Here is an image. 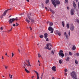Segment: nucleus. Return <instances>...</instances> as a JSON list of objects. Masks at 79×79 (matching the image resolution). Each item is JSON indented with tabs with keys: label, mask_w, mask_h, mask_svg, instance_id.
I'll return each instance as SVG.
<instances>
[{
	"label": "nucleus",
	"mask_w": 79,
	"mask_h": 79,
	"mask_svg": "<svg viewBox=\"0 0 79 79\" xmlns=\"http://www.w3.org/2000/svg\"><path fill=\"white\" fill-rule=\"evenodd\" d=\"M52 3L53 5L55 8L56 7V5L58 6L60 4V2L58 0H51Z\"/></svg>",
	"instance_id": "f257e3e1"
},
{
	"label": "nucleus",
	"mask_w": 79,
	"mask_h": 79,
	"mask_svg": "<svg viewBox=\"0 0 79 79\" xmlns=\"http://www.w3.org/2000/svg\"><path fill=\"white\" fill-rule=\"evenodd\" d=\"M70 74L72 77H73V79H77V76L76 75L75 72H73L72 73H71Z\"/></svg>",
	"instance_id": "f03ea898"
},
{
	"label": "nucleus",
	"mask_w": 79,
	"mask_h": 79,
	"mask_svg": "<svg viewBox=\"0 0 79 79\" xmlns=\"http://www.w3.org/2000/svg\"><path fill=\"white\" fill-rule=\"evenodd\" d=\"M11 9H7L4 11V13L2 15H1V16H0V18L1 19H2L3 18V16H6V13H7V11H8V10H11Z\"/></svg>",
	"instance_id": "7ed1b4c3"
},
{
	"label": "nucleus",
	"mask_w": 79,
	"mask_h": 79,
	"mask_svg": "<svg viewBox=\"0 0 79 79\" xmlns=\"http://www.w3.org/2000/svg\"><path fill=\"white\" fill-rule=\"evenodd\" d=\"M49 46H50V47H52V44L50 43H48L47 44V46L45 47L44 48H46L47 49H48V50H51V47H49Z\"/></svg>",
	"instance_id": "20e7f679"
},
{
	"label": "nucleus",
	"mask_w": 79,
	"mask_h": 79,
	"mask_svg": "<svg viewBox=\"0 0 79 79\" xmlns=\"http://www.w3.org/2000/svg\"><path fill=\"white\" fill-rule=\"evenodd\" d=\"M63 51L62 50H60L59 53V55L60 56H61L62 57H63L64 56V54L63 53Z\"/></svg>",
	"instance_id": "39448f33"
},
{
	"label": "nucleus",
	"mask_w": 79,
	"mask_h": 79,
	"mask_svg": "<svg viewBox=\"0 0 79 79\" xmlns=\"http://www.w3.org/2000/svg\"><path fill=\"white\" fill-rule=\"evenodd\" d=\"M70 29L71 31H74V25H73V24L72 23L70 24Z\"/></svg>",
	"instance_id": "423d86ee"
},
{
	"label": "nucleus",
	"mask_w": 79,
	"mask_h": 79,
	"mask_svg": "<svg viewBox=\"0 0 79 79\" xmlns=\"http://www.w3.org/2000/svg\"><path fill=\"white\" fill-rule=\"evenodd\" d=\"M48 30H49L50 31H51V34L53 33V28H52V27H49L48 28Z\"/></svg>",
	"instance_id": "0eeeda50"
},
{
	"label": "nucleus",
	"mask_w": 79,
	"mask_h": 79,
	"mask_svg": "<svg viewBox=\"0 0 79 79\" xmlns=\"http://www.w3.org/2000/svg\"><path fill=\"white\" fill-rule=\"evenodd\" d=\"M15 20V18L10 19L9 20V23H10V24H11V23H12L13 22H14Z\"/></svg>",
	"instance_id": "6e6552de"
},
{
	"label": "nucleus",
	"mask_w": 79,
	"mask_h": 79,
	"mask_svg": "<svg viewBox=\"0 0 79 79\" xmlns=\"http://www.w3.org/2000/svg\"><path fill=\"white\" fill-rule=\"evenodd\" d=\"M27 62L28 63V64H27L25 62V64L28 66H31V64H30V62H29V60H27Z\"/></svg>",
	"instance_id": "1a4fd4ad"
},
{
	"label": "nucleus",
	"mask_w": 79,
	"mask_h": 79,
	"mask_svg": "<svg viewBox=\"0 0 79 79\" xmlns=\"http://www.w3.org/2000/svg\"><path fill=\"white\" fill-rule=\"evenodd\" d=\"M74 9H72L71 11H70V14L71 15H74Z\"/></svg>",
	"instance_id": "9d476101"
},
{
	"label": "nucleus",
	"mask_w": 79,
	"mask_h": 79,
	"mask_svg": "<svg viewBox=\"0 0 79 79\" xmlns=\"http://www.w3.org/2000/svg\"><path fill=\"white\" fill-rule=\"evenodd\" d=\"M33 71H34L35 73L36 74V75H37V79H39V73L38 72L35 70H34Z\"/></svg>",
	"instance_id": "9b49d317"
},
{
	"label": "nucleus",
	"mask_w": 79,
	"mask_h": 79,
	"mask_svg": "<svg viewBox=\"0 0 79 79\" xmlns=\"http://www.w3.org/2000/svg\"><path fill=\"white\" fill-rule=\"evenodd\" d=\"M52 69L54 71H56V67L53 66L52 68Z\"/></svg>",
	"instance_id": "f8f14e48"
},
{
	"label": "nucleus",
	"mask_w": 79,
	"mask_h": 79,
	"mask_svg": "<svg viewBox=\"0 0 79 79\" xmlns=\"http://www.w3.org/2000/svg\"><path fill=\"white\" fill-rule=\"evenodd\" d=\"M64 35L65 37H66L67 39H68V35L66 34V32H64Z\"/></svg>",
	"instance_id": "ddd939ff"
},
{
	"label": "nucleus",
	"mask_w": 79,
	"mask_h": 79,
	"mask_svg": "<svg viewBox=\"0 0 79 79\" xmlns=\"http://www.w3.org/2000/svg\"><path fill=\"white\" fill-rule=\"evenodd\" d=\"M76 46H75V45H74L73 46V47L72 48V50H76Z\"/></svg>",
	"instance_id": "4468645a"
},
{
	"label": "nucleus",
	"mask_w": 79,
	"mask_h": 79,
	"mask_svg": "<svg viewBox=\"0 0 79 79\" xmlns=\"http://www.w3.org/2000/svg\"><path fill=\"white\" fill-rule=\"evenodd\" d=\"M44 38H47L48 36V34L47 33H45L44 34Z\"/></svg>",
	"instance_id": "2eb2a0df"
},
{
	"label": "nucleus",
	"mask_w": 79,
	"mask_h": 79,
	"mask_svg": "<svg viewBox=\"0 0 79 79\" xmlns=\"http://www.w3.org/2000/svg\"><path fill=\"white\" fill-rule=\"evenodd\" d=\"M66 61H68L69 60V57H68L67 58L65 59Z\"/></svg>",
	"instance_id": "dca6fc26"
},
{
	"label": "nucleus",
	"mask_w": 79,
	"mask_h": 79,
	"mask_svg": "<svg viewBox=\"0 0 79 79\" xmlns=\"http://www.w3.org/2000/svg\"><path fill=\"white\" fill-rule=\"evenodd\" d=\"M30 19V20H31V23H35V21L34 20V19Z\"/></svg>",
	"instance_id": "f3484780"
},
{
	"label": "nucleus",
	"mask_w": 79,
	"mask_h": 79,
	"mask_svg": "<svg viewBox=\"0 0 79 79\" xmlns=\"http://www.w3.org/2000/svg\"><path fill=\"white\" fill-rule=\"evenodd\" d=\"M25 71H26V72L27 73H30V72L26 68H25Z\"/></svg>",
	"instance_id": "a211bd4d"
},
{
	"label": "nucleus",
	"mask_w": 79,
	"mask_h": 79,
	"mask_svg": "<svg viewBox=\"0 0 79 79\" xmlns=\"http://www.w3.org/2000/svg\"><path fill=\"white\" fill-rule=\"evenodd\" d=\"M66 27L67 29H69V23L67 24Z\"/></svg>",
	"instance_id": "6ab92c4d"
},
{
	"label": "nucleus",
	"mask_w": 79,
	"mask_h": 79,
	"mask_svg": "<svg viewBox=\"0 0 79 79\" xmlns=\"http://www.w3.org/2000/svg\"><path fill=\"white\" fill-rule=\"evenodd\" d=\"M49 10L50 11L52 12V13H53V14H54V13H55V12H54V11H53V10H52V9H49Z\"/></svg>",
	"instance_id": "aec40b11"
},
{
	"label": "nucleus",
	"mask_w": 79,
	"mask_h": 79,
	"mask_svg": "<svg viewBox=\"0 0 79 79\" xmlns=\"http://www.w3.org/2000/svg\"><path fill=\"white\" fill-rule=\"evenodd\" d=\"M56 34H58V35H59V36H60V35H61V33H60V32L58 33L57 30L56 31Z\"/></svg>",
	"instance_id": "412c9836"
},
{
	"label": "nucleus",
	"mask_w": 79,
	"mask_h": 79,
	"mask_svg": "<svg viewBox=\"0 0 79 79\" xmlns=\"http://www.w3.org/2000/svg\"><path fill=\"white\" fill-rule=\"evenodd\" d=\"M73 6L74 7H76V3H75V2L74 1L73 2Z\"/></svg>",
	"instance_id": "4be33fe9"
},
{
	"label": "nucleus",
	"mask_w": 79,
	"mask_h": 79,
	"mask_svg": "<svg viewBox=\"0 0 79 79\" xmlns=\"http://www.w3.org/2000/svg\"><path fill=\"white\" fill-rule=\"evenodd\" d=\"M30 16L31 14L28 15V18L29 19H31V18H30Z\"/></svg>",
	"instance_id": "5701e85b"
},
{
	"label": "nucleus",
	"mask_w": 79,
	"mask_h": 79,
	"mask_svg": "<svg viewBox=\"0 0 79 79\" xmlns=\"http://www.w3.org/2000/svg\"><path fill=\"white\" fill-rule=\"evenodd\" d=\"M53 23L52 22H51L49 23V26H53Z\"/></svg>",
	"instance_id": "b1692460"
},
{
	"label": "nucleus",
	"mask_w": 79,
	"mask_h": 79,
	"mask_svg": "<svg viewBox=\"0 0 79 79\" xmlns=\"http://www.w3.org/2000/svg\"><path fill=\"white\" fill-rule=\"evenodd\" d=\"M26 20L27 21V22L28 23H29L30 22V21L29 20H28L26 18Z\"/></svg>",
	"instance_id": "393cba45"
},
{
	"label": "nucleus",
	"mask_w": 79,
	"mask_h": 79,
	"mask_svg": "<svg viewBox=\"0 0 79 79\" xmlns=\"http://www.w3.org/2000/svg\"><path fill=\"white\" fill-rule=\"evenodd\" d=\"M5 69H8V66L7 65L5 66Z\"/></svg>",
	"instance_id": "a878e982"
},
{
	"label": "nucleus",
	"mask_w": 79,
	"mask_h": 79,
	"mask_svg": "<svg viewBox=\"0 0 79 79\" xmlns=\"http://www.w3.org/2000/svg\"><path fill=\"white\" fill-rule=\"evenodd\" d=\"M62 26L63 27H64V22H62Z\"/></svg>",
	"instance_id": "bb28decb"
},
{
	"label": "nucleus",
	"mask_w": 79,
	"mask_h": 79,
	"mask_svg": "<svg viewBox=\"0 0 79 79\" xmlns=\"http://www.w3.org/2000/svg\"><path fill=\"white\" fill-rule=\"evenodd\" d=\"M49 2V0H46V3L47 4Z\"/></svg>",
	"instance_id": "cd10ccee"
},
{
	"label": "nucleus",
	"mask_w": 79,
	"mask_h": 79,
	"mask_svg": "<svg viewBox=\"0 0 79 79\" xmlns=\"http://www.w3.org/2000/svg\"><path fill=\"white\" fill-rule=\"evenodd\" d=\"M65 3H68V0H65Z\"/></svg>",
	"instance_id": "c85d7f7f"
},
{
	"label": "nucleus",
	"mask_w": 79,
	"mask_h": 79,
	"mask_svg": "<svg viewBox=\"0 0 79 79\" xmlns=\"http://www.w3.org/2000/svg\"><path fill=\"white\" fill-rule=\"evenodd\" d=\"M59 63L60 64H61V63H62V61L61 60H59Z\"/></svg>",
	"instance_id": "c756f323"
},
{
	"label": "nucleus",
	"mask_w": 79,
	"mask_h": 79,
	"mask_svg": "<svg viewBox=\"0 0 79 79\" xmlns=\"http://www.w3.org/2000/svg\"><path fill=\"white\" fill-rule=\"evenodd\" d=\"M76 21L77 22V23H78V24H79V20L77 19H76Z\"/></svg>",
	"instance_id": "7c9ffc66"
},
{
	"label": "nucleus",
	"mask_w": 79,
	"mask_h": 79,
	"mask_svg": "<svg viewBox=\"0 0 79 79\" xmlns=\"http://www.w3.org/2000/svg\"><path fill=\"white\" fill-rule=\"evenodd\" d=\"M69 55L71 56L72 55V52H69Z\"/></svg>",
	"instance_id": "2f4dec72"
},
{
	"label": "nucleus",
	"mask_w": 79,
	"mask_h": 79,
	"mask_svg": "<svg viewBox=\"0 0 79 79\" xmlns=\"http://www.w3.org/2000/svg\"><path fill=\"white\" fill-rule=\"evenodd\" d=\"M75 63L76 64H77L78 63V62H77V60H75Z\"/></svg>",
	"instance_id": "473e14b6"
},
{
	"label": "nucleus",
	"mask_w": 79,
	"mask_h": 79,
	"mask_svg": "<svg viewBox=\"0 0 79 79\" xmlns=\"http://www.w3.org/2000/svg\"><path fill=\"white\" fill-rule=\"evenodd\" d=\"M13 75H11L10 77H9L10 79H12L13 78Z\"/></svg>",
	"instance_id": "72a5a7b5"
},
{
	"label": "nucleus",
	"mask_w": 79,
	"mask_h": 79,
	"mask_svg": "<svg viewBox=\"0 0 79 79\" xmlns=\"http://www.w3.org/2000/svg\"><path fill=\"white\" fill-rule=\"evenodd\" d=\"M40 38H43V37H44V36L43 35H41L40 36Z\"/></svg>",
	"instance_id": "f704fd0d"
},
{
	"label": "nucleus",
	"mask_w": 79,
	"mask_h": 79,
	"mask_svg": "<svg viewBox=\"0 0 79 79\" xmlns=\"http://www.w3.org/2000/svg\"><path fill=\"white\" fill-rule=\"evenodd\" d=\"M42 8H44V5L42 3Z\"/></svg>",
	"instance_id": "c9c22d12"
},
{
	"label": "nucleus",
	"mask_w": 79,
	"mask_h": 79,
	"mask_svg": "<svg viewBox=\"0 0 79 79\" xmlns=\"http://www.w3.org/2000/svg\"><path fill=\"white\" fill-rule=\"evenodd\" d=\"M38 57H40L41 56V55H40V54H38Z\"/></svg>",
	"instance_id": "e433bc0d"
},
{
	"label": "nucleus",
	"mask_w": 79,
	"mask_h": 79,
	"mask_svg": "<svg viewBox=\"0 0 79 79\" xmlns=\"http://www.w3.org/2000/svg\"><path fill=\"white\" fill-rule=\"evenodd\" d=\"M11 54H12V57H13L14 56V53H13L12 52Z\"/></svg>",
	"instance_id": "4c0bfd02"
},
{
	"label": "nucleus",
	"mask_w": 79,
	"mask_h": 79,
	"mask_svg": "<svg viewBox=\"0 0 79 79\" xmlns=\"http://www.w3.org/2000/svg\"><path fill=\"white\" fill-rule=\"evenodd\" d=\"M45 39H46V41H48V38H45Z\"/></svg>",
	"instance_id": "58836bf2"
},
{
	"label": "nucleus",
	"mask_w": 79,
	"mask_h": 79,
	"mask_svg": "<svg viewBox=\"0 0 79 79\" xmlns=\"http://www.w3.org/2000/svg\"><path fill=\"white\" fill-rule=\"evenodd\" d=\"M43 74L42 73V75H41V76L40 77V78H41V79H42V77H43Z\"/></svg>",
	"instance_id": "ea45409f"
},
{
	"label": "nucleus",
	"mask_w": 79,
	"mask_h": 79,
	"mask_svg": "<svg viewBox=\"0 0 79 79\" xmlns=\"http://www.w3.org/2000/svg\"><path fill=\"white\" fill-rule=\"evenodd\" d=\"M11 30H12V28L10 30H8V32H10V31H11Z\"/></svg>",
	"instance_id": "a19ab883"
},
{
	"label": "nucleus",
	"mask_w": 79,
	"mask_h": 79,
	"mask_svg": "<svg viewBox=\"0 0 79 79\" xmlns=\"http://www.w3.org/2000/svg\"><path fill=\"white\" fill-rule=\"evenodd\" d=\"M64 71L65 72H67V71H68V70H67L66 69H65L64 70Z\"/></svg>",
	"instance_id": "79ce46f5"
},
{
	"label": "nucleus",
	"mask_w": 79,
	"mask_h": 79,
	"mask_svg": "<svg viewBox=\"0 0 79 79\" xmlns=\"http://www.w3.org/2000/svg\"><path fill=\"white\" fill-rule=\"evenodd\" d=\"M15 20L17 21L18 20V17H16L15 19Z\"/></svg>",
	"instance_id": "37998d69"
},
{
	"label": "nucleus",
	"mask_w": 79,
	"mask_h": 79,
	"mask_svg": "<svg viewBox=\"0 0 79 79\" xmlns=\"http://www.w3.org/2000/svg\"><path fill=\"white\" fill-rule=\"evenodd\" d=\"M51 53L53 54V55H54V54L55 53L53 51H51Z\"/></svg>",
	"instance_id": "c03bdc74"
},
{
	"label": "nucleus",
	"mask_w": 79,
	"mask_h": 79,
	"mask_svg": "<svg viewBox=\"0 0 79 79\" xmlns=\"http://www.w3.org/2000/svg\"><path fill=\"white\" fill-rule=\"evenodd\" d=\"M70 31H69V35H70Z\"/></svg>",
	"instance_id": "a18cd8bd"
},
{
	"label": "nucleus",
	"mask_w": 79,
	"mask_h": 79,
	"mask_svg": "<svg viewBox=\"0 0 79 79\" xmlns=\"http://www.w3.org/2000/svg\"><path fill=\"white\" fill-rule=\"evenodd\" d=\"M16 26H19V24H18V23H16Z\"/></svg>",
	"instance_id": "49530a36"
},
{
	"label": "nucleus",
	"mask_w": 79,
	"mask_h": 79,
	"mask_svg": "<svg viewBox=\"0 0 79 79\" xmlns=\"http://www.w3.org/2000/svg\"><path fill=\"white\" fill-rule=\"evenodd\" d=\"M67 55H68V54L67 53H65V56H67Z\"/></svg>",
	"instance_id": "de8ad7c7"
},
{
	"label": "nucleus",
	"mask_w": 79,
	"mask_h": 79,
	"mask_svg": "<svg viewBox=\"0 0 79 79\" xmlns=\"http://www.w3.org/2000/svg\"><path fill=\"white\" fill-rule=\"evenodd\" d=\"M76 55H77V56H79V53H77Z\"/></svg>",
	"instance_id": "09e8293b"
},
{
	"label": "nucleus",
	"mask_w": 79,
	"mask_h": 79,
	"mask_svg": "<svg viewBox=\"0 0 79 79\" xmlns=\"http://www.w3.org/2000/svg\"><path fill=\"white\" fill-rule=\"evenodd\" d=\"M64 75L65 76H67V73H64Z\"/></svg>",
	"instance_id": "8fccbe9b"
},
{
	"label": "nucleus",
	"mask_w": 79,
	"mask_h": 79,
	"mask_svg": "<svg viewBox=\"0 0 79 79\" xmlns=\"http://www.w3.org/2000/svg\"><path fill=\"white\" fill-rule=\"evenodd\" d=\"M78 8H79V2H78Z\"/></svg>",
	"instance_id": "3c124183"
},
{
	"label": "nucleus",
	"mask_w": 79,
	"mask_h": 79,
	"mask_svg": "<svg viewBox=\"0 0 79 79\" xmlns=\"http://www.w3.org/2000/svg\"><path fill=\"white\" fill-rule=\"evenodd\" d=\"M0 29L1 30H3V27H1L0 28Z\"/></svg>",
	"instance_id": "603ef678"
},
{
	"label": "nucleus",
	"mask_w": 79,
	"mask_h": 79,
	"mask_svg": "<svg viewBox=\"0 0 79 79\" xmlns=\"http://www.w3.org/2000/svg\"><path fill=\"white\" fill-rule=\"evenodd\" d=\"M20 15H24V13H23L22 14H19Z\"/></svg>",
	"instance_id": "864d4df0"
},
{
	"label": "nucleus",
	"mask_w": 79,
	"mask_h": 79,
	"mask_svg": "<svg viewBox=\"0 0 79 79\" xmlns=\"http://www.w3.org/2000/svg\"><path fill=\"white\" fill-rule=\"evenodd\" d=\"M67 9L68 10H69V7H67Z\"/></svg>",
	"instance_id": "5fc2aeb1"
},
{
	"label": "nucleus",
	"mask_w": 79,
	"mask_h": 79,
	"mask_svg": "<svg viewBox=\"0 0 79 79\" xmlns=\"http://www.w3.org/2000/svg\"><path fill=\"white\" fill-rule=\"evenodd\" d=\"M13 26H14V27L16 26V25H15V24H14L13 25Z\"/></svg>",
	"instance_id": "6e6d98bb"
},
{
	"label": "nucleus",
	"mask_w": 79,
	"mask_h": 79,
	"mask_svg": "<svg viewBox=\"0 0 79 79\" xmlns=\"http://www.w3.org/2000/svg\"><path fill=\"white\" fill-rule=\"evenodd\" d=\"M34 77V76H33L32 77H31V78L32 79H33V77Z\"/></svg>",
	"instance_id": "4d7b16f0"
},
{
	"label": "nucleus",
	"mask_w": 79,
	"mask_h": 79,
	"mask_svg": "<svg viewBox=\"0 0 79 79\" xmlns=\"http://www.w3.org/2000/svg\"><path fill=\"white\" fill-rule=\"evenodd\" d=\"M18 51H19V53H20V49H18Z\"/></svg>",
	"instance_id": "13d9d810"
},
{
	"label": "nucleus",
	"mask_w": 79,
	"mask_h": 79,
	"mask_svg": "<svg viewBox=\"0 0 79 79\" xmlns=\"http://www.w3.org/2000/svg\"><path fill=\"white\" fill-rule=\"evenodd\" d=\"M26 1H27L28 2H29V0H26Z\"/></svg>",
	"instance_id": "bf43d9fd"
},
{
	"label": "nucleus",
	"mask_w": 79,
	"mask_h": 79,
	"mask_svg": "<svg viewBox=\"0 0 79 79\" xmlns=\"http://www.w3.org/2000/svg\"><path fill=\"white\" fill-rule=\"evenodd\" d=\"M2 59H4V58H3V56H2Z\"/></svg>",
	"instance_id": "052dcab7"
},
{
	"label": "nucleus",
	"mask_w": 79,
	"mask_h": 79,
	"mask_svg": "<svg viewBox=\"0 0 79 79\" xmlns=\"http://www.w3.org/2000/svg\"><path fill=\"white\" fill-rule=\"evenodd\" d=\"M52 79H55V77H52Z\"/></svg>",
	"instance_id": "680f3d73"
},
{
	"label": "nucleus",
	"mask_w": 79,
	"mask_h": 79,
	"mask_svg": "<svg viewBox=\"0 0 79 79\" xmlns=\"http://www.w3.org/2000/svg\"><path fill=\"white\" fill-rule=\"evenodd\" d=\"M5 55H6V56H7V53L6 52V53Z\"/></svg>",
	"instance_id": "e2e57ef3"
},
{
	"label": "nucleus",
	"mask_w": 79,
	"mask_h": 79,
	"mask_svg": "<svg viewBox=\"0 0 79 79\" xmlns=\"http://www.w3.org/2000/svg\"><path fill=\"white\" fill-rule=\"evenodd\" d=\"M11 76V74H9V77H10V76Z\"/></svg>",
	"instance_id": "0e129e2a"
},
{
	"label": "nucleus",
	"mask_w": 79,
	"mask_h": 79,
	"mask_svg": "<svg viewBox=\"0 0 79 79\" xmlns=\"http://www.w3.org/2000/svg\"><path fill=\"white\" fill-rule=\"evenodd\" d=\"M37 46H38V47H39V44H37Z\"/></svg>",
	"instance_id": "69168bd1"
},
{
	"label": "nucleus",
	"mask_w": 79,
	"mask_h": 79,
	"mask_svg": "<svg viewBox=\"0 0 79 79\" xmlns=\"http://www.w3.org/2000/svg\"><path fill=\"white\" fill-rule=\"evenodd\" d=\"M45 8L46 10H47V7H45Z\"/></svg>",
	"instance_id": "338daca9"
},
{
	"label": "nucleus",
	"mask_w": 79,
	"mask_h": 79,
	"mask_svg": "<svg viewBox=\"0 0 79 79\" xmlns=\"http://www.w3.org/2000/svg\"><path fill=\"white\" fill-rule=\"evenodd\" d=\"M52 18H53V16H52Z\"/></svg>",
	"instance_id": "774afa93"
}]
</instances>
